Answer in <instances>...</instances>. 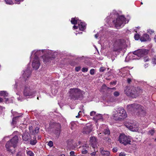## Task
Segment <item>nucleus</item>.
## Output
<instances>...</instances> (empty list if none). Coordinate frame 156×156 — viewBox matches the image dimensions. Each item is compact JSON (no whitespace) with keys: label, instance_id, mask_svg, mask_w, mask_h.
Returning <instances> with one entry per match:
<instances>
[{"label":"nucleus","instance_id":"1","mask_svg":"<svg viewBox=\"0 0 156 156\" xmlns=\"http://www.w3.org/2000/svg\"><path fill=\"white\" fill-rule=\"evenodd\" d=\"M113 119L116 121H120L123 120L127 117L126 111L122 107L117 108L113 112Z\"/></svg>","mask_w":156,"mask_h":156},{"label":"nucleus","instance_id":"2","mask_svg":"<svg viewBox=\"0 0 156 156\" xmlns=\"http://www.w3.org/2000/svg\"><path fill=\"white\" fill-rule=\"evenodd\" d=\"M125 92L127 96L136 98L140 93H142V90L138 88L128 87L126 88Z\"/></svg>","mask_w":156,"mask_h":156},{"label":"nucleus","instance_id":"3","mask_svg":"<svg viewBox=\"0 0 156 156\" xmlns=\"http://www.w3.org/2000/svg\"><path fill=\"white\" fill-rule=\"evenodd\" d=\"M83 92L78 88H71L69 92V95L70 97L74 100L83 96Z\"/></svg>","mask_w":156,"mask_h":156},{"label":"nucleus","instance_id":"4","mask_svg":"<svg viewBox=\"0 0 156 156\" xmlns=\"http://www.w3.org/2000/svg\"><path fill=\"white\" fill-rule=\"evenodd\" d=\"M18 140V136H15L9 141H8L5 145L7 151L12 153V151L17 146Z\"/></svg>","mask_w":156,"mask_h":156},{"label":"nucleus","instance_id":"5","mask_svg":"<svg viewBox=\"0 0 156 156\" xmlns=\"http://www.w3.org/2000/svg\"><path fill=\"white\" fill-rule=\"evenodd\" d=\"M127 46L125 41L124 39H118L115 42L113 45V50L117 51L125 48Z\"/></svg>","mask_w":156,"mask_h":156},{"label":"nucleus","instance_id":"6","mask_svg":"<svg viewBox=\"0 0 156 156\" xmlns=\"http://www.w3.org/2000/svg\"><path fill=\"white\" fill-rule=\"evenodd\" d=\"M128 110L130 111H135L140 114L144 111V108L140 105L136 104H133L127 105Z\"/></svg>","mask_w":156,"mask_h":156},{"label":"nucleus","instance_id":"7","mask_svg":"<svg viewBox=\"0 0 156 156\" xmlns=\"http://www.w3.org/2000/svg\"><path fill=\"white\" fill-rule=\"evenodd\" d=\"M34 90L32 85L27 84L25 85L23 92L24 96L26 97L32 96L35 93Z\"/></svg>","mask_w":156,"mask_h":156},{"label":"nucleus","instance_id":"8","mask_svg":"<svg viewBox=\"0 0 156 156\" xmlns=\"http://www.w3.org/2000/svg\"><path fill=\"white\" fill-rule=\"evenodd\" d=\"M113 21L117 27H122L126 23V19L122 16H119L115 21L114 20Z\"/></svg>","mask_w":156,"mask_h":156},{"label":"nucleus","instance_id":"9","mask_svg":"<svg viewBox=\"0 0 156 156\" xmlns=\"http://www.w3.org/2000/svg\"><path fill=\"white\" fill-rule=\"evenodd\" d=\"M119 140L120 143L125 145L130 144V143L131 142V139L129 136H127L122 134L119 136Z\"/></svg>","mask_w":156,"mask_h":156},{"label":"nucleus","instance_id":"10","mask_svg":"<svg viewBox=\"0 0 156 156\" xmlns=\"http://www.w3.org/2000/svg\"><path fill=\"white\" fill-rule=\"evenodd\" d=\"M148 52V50L146 49H141L134 51L133 52V54L137 56L138 58L137 59H139L141 57L147 54Z\"/></svg>","mask_w":156,"mask_h":156},{"label":"nucleus","instance_id":"11","mask_svg":"<svg viewBox=\"0 0 156 156\" xmlns=\"http://www.w3.org/2000/svg\"><path fill=\"white\" fill-rule=\"evenodd\" d=\"M126 126L129 130L133 131H137L139 129L138 127L135 123L131 122L126 123Z\"/></svg>","mask_w":156,"mask_h":156},{"label":"nucleus","instance_id":"12","mask_svg":"<svg viewBox=\"0 0 156 156\" xmlns=\"http://www.w3.org/2000/svg\"><path fill=\"white\" fill-rule=\"evenodd\" d=\"M92 130V126L90 124H87L83 128L82 133L84 134H89Z\"/></svg>","mask_w":156,"mask_h":156},{"label":"nucleus","instance_id":"13","mask_svg":"<svg viewBox=\"0 0 156 156\" xmlns=\"http://www.w3.org/2000/svg\"><path fill=\"white\" fill-rule=\"evenodd\" d=\"M40 66V63L38 57H34L33 60L32 64L33 68L37 70L38 69Z\"/></svg>","mask_w":156,"mask_h":156},{"label":"nucleus","instance_id":"14","mask_svg":"<svg viewBox=\"0 0 156 156\" xmlns=\"http://www.w3.org/2000/svg\"><path fill=\"white\" fill-rule=\"evenodd\" d=\"M21 114H18L16 113V114H13V116H15L12 118V122H11L12 125H15L18 119L22 116Z\"/></svg>","mask_w":156,"mask_h":156},{"label":"nucleus","instance_id":"15","mask_svg":"<svg viewBox=\"0 0 156 156\" xmlns=\"http://www.w3.org/2000/svg\"><path fill=\"white\" fill-rule=\"evenodd\" d=\"M31 73V70L29 68H27V69L24 72L23 74V76L24 79V80L26 81L27 78H28L30 75Z\"/></svg>","mask_w":156,"mask_h":156},{"label":"nucleus","instance_id":"16","mask_svg":"<svg viewBox=\"0 0 156 156\" xmlns=\"http://www.w3.org/2000/svg\"><path fill=\"white\" fill-rule=\"evenodd\" d=\"M90 144H91L92 147L95 148L97 143V141L96 138L94 136L91 137L90 138Z\"/></svg>","mask_w":156,"mask_h":156},{"label":"nucleus","instance_id":"17","mask_svg":"<svg viewBox=\"0 0 156 156\" xmlns=\"http://www.w3.org/2000/svg\"><path fill=\"white\" fill-rule=\"evenodd\" d=\"M79 148L81 149L82 154H85L87 152V151L89 148V147L87 145H85L82 147H80Z\"/></svg>","mask_w":156,"mask_h":156},{"label":"nucleus","instance_id":"18","mask_svg":"<svg viewBox=\"0 0 156 156\" xmlns=\"http://www.w3.org/2000/svg\"><path fill=\"white\" fill-rule=\"evenodd\" d=\"M44 50H37L36 51V50H34L32 52L31 55V56L32 54L34 53V55H35V57H38V56L42 54H43V51H44Z\"/></svg>","mask_w":156,"mask_h":156},{"label":"nucleus","instance_id":"19","mask_svg":"<svg viewBox=\"0 0 156 156\" xmlns=\"http://www.w3.org/2000/svg\"><path fill=\"white\" fill-rule=\"evenodd\" d=\"M100 151L101 153L103 156H110L109 152L108 151L105 150L103 148H101Z\"/></svg>","mask_w":156,"mask_h":156},{"label":"nucleus","instance_id":"20","mask_svg":"<svg viewBox=\"0 0 156 156\" xmlns=\"http://www.w3.org/2000/svg\"><path fill=\"white\" fill-rule=\"evenodd\" d=\"M149 40V36L147 34H143L142 37L140 38V40L142 42L147 41Z\"/></svg>","mask_w":156,"mask_h":156},{"label":"nucleus","instance_id":"21","mask_svg":"<svg viewBox=\"0 0 156 156\" xmlns=\"http://www.w3.org/2000/svg\"><path fill=\"white\" fill-rule=\"evenodd\" d=\"M79 25V28L80 30L83 31L85 29V23H84L81 22H78Z\"/></svg>","mask_w":156,"mask_h":156},{"label":"nucleus","instance_id":"22","mask_svg":"<svg viewBox=\"0 0 156 156\" xmlns=\"http://www.w3.org/2000/svg\"><path fill=\"white\" fill-rule=\"evenodd\" d=\"M22 138L24 140L27 141L30 138V135L27 132L25 133L22 136Z\"/></svg>","mask_w":156,"mask_h":156},{"label":"nucleus","instance_id":"23","mask_svg":"<svg viewBox=\"0 0 156 156\" xmlns=\"http://www.w3.org/2000/svg\"><path fill=\"white\" fill-rule=\"evenodd\" d=\"M58 127L55 131V134L57 136H59L60 132V129L61 128V126L59 124H58Z\"/></svg>","mask_w":156,"mask_h":156},{"label":"nucleus","instance_id":"24","mask_svg":"<svg viewBox=\"0 0 156 156\" xmlns=\"http://www.w3.org/2000/svg\"><path fill=\"white\" fill-rule=\"evenodd\" d=\"M37 142V140L35 136H34L33 139H32L30 141V144L32 145H35Z\"/></svg>","mask_w":156,"mask_h":156},{"label":"nucleus","instance_id":"25","mask_svg":"<svg viewBox=\"0 0 156 156\" xmlns=\"http://www.w3.org/2000/svg\"><path fill=\"white\" fill-rule=\"evenodd\" d=\"M103 118L102 115L101 114L97 115L95 116L93 118V119L95 120H98L102 119Z\"/></svg>","mask_w":156,"mask_h":156},{"label":"nucleus","instance_id":"26","mask_svg":"<svg viewBox=\"0 0 156 156\" xmlns=\"http://www.w3.org/2000/svg\"><path fill=\"white\" fill-rule=\"evenodd\" d=\"M80 21L81 20H78L77 19V18L75 19L74 18H72L71 20V22L72 24L75 25L77 23H78V22H79V21Z\"/></svg>","mask_w":156,"mask_h":156},{"label":"nucleus","instance_id":"27","mask_svg":"<svg viewBox=\"0 0 156 156\" xmlns=\"http://www.w3.org/2000/svg\"><path fill=\"white\" fill-rule=\"evenodd\" d=\"M8 95V93L4 91H0V95L4 97H7Z\"/></svg>","mask_w":156,"mask_h":156},{"label":"nucleus","instance_id":"28","mask_svg":"<svg viewBox=\"0 0 156 156\" xmlns=\"http://www.w3.org/2000/svg\"><path fill=\"white\" fill-rule=\"evenodd\" d=\"M26 153L28 156H34V154L33 152L30 151H26Z\"/></svg>","mask_w":156,"mask_h":156},{"label":"nucleus","instance_id":"29","mask_svg":"<svg viewBox=\"0 0 156 156\" xmlns=\"http://www.w3.org/2000/svg\"><path fill=\"white\" fill-rule=\"evenodd\" d=\"M5 2L6 4L10 5L13 4V2L12 0H5Z\"/></svg>","mask_w":156,"mask_h":156},{"label":"nucleus","instance_id":"30","mask_svg":"<svg viewBox=\"0 0 156 156\" xmlns=\"http://www.w3.org/2000/svg\"><path fill=\"white\" fill-rule=\"evenodd\" d=\"M76 125L74 122L71 123V129L73 130L76 128Z\"/></svg>","mask_w":156,"mask_h":156},{"label":"nucleus","instance_id":"31","mask_svg":"<svg viewBox=\"0 0 156 156\" xmlns=\"http://www.w3.org/2000/svg\"><path fill=\"white\" fill-rule=\"evenodd\" d=\"M104 132L105 134L109 135L110 133V130L108 129H106L104 130Z\"/></svg>","mask_w":156,"mask_h":156},{"label":"nucleus","instance_id":"32","mask_svg":"<svg viewBox=\"0 0 156 156\" xmlns=\"http://www.w3.org/2000/svg\"><path fill=\"white\" fill-rule=\"evenodd\" d=\"M106 70V68L104 67H101L100 68L99 71L100 72H103Z\"/></svg>","mask_w":156,"mask_h":156},{"label":"nucleus","instance_id":"33","mask_svg":"<svg viewBox=\"0 0 156 156\" xmlns=\"http://www.w3.org/2000/svg\"><path fill=\"white\" fill-rule=\"evenodd\" d=\"M154 133V129H151L149 131V134L153 135Z\"/></svg>","mask_w":156,"mask_h":156},{"label":"nucleus","instance_id":"34","mask_svg":"<svg viewBox=\"0 0 156 156\" xmlns=\"http://www.w3.org/2000/svg\"><path fill=\"white\" fill-rule=\"evenodd\" d=\"M134 38L136 40H138L140 38L139 35L138 34H136L135 35Z\"/></svg>","mask_w":156,"mask_h":156},{"label":"nucleus","instance_id":"35","mask_svg":"<svg viewBox=\"0 0 156 156\" xmlns=\"http://www.w3.org/2000/svg\"><path fill=\"white\" fill-rule=\"evenodd\" d=\"M48 144L49 146L51 147L53 145V143L52 141H50L48 142Z\"/></svg>","mask_w":156,"mask_h":156},{"label":"nucleus","instance_id":"36","mask_svg":"<svg viewBox=\"0 0 156 156\" xmlns=\"http://www.w3.org/2000/svg\"><path fill=\"white\" fill-rule=\"evenodd\" d=\"M90 154L91 156H98V155L96 154V151H94L91 153Z\"/></svg>","mask_w":156,"mask_h":156},{"label":"nucleus","instance_id":"37","mask_svg":"<svg viewBox=\"0 0 156 156\" xmlns=\"http://www.w3.org/2000/svg\"><path fill=\"white\" fill-rule=\"evenodd\" d=\"M88 69L87 68H83L82 69V71L83 72H87L88 71Z\"/></svg>","mask_w":156,"mask_h":156},{"label":"nucleus","instance_id":"38","mask_svg":"<svg viewBox=\"0 0 156 156\" xmlns=\"http://www.w3.org/2000/svg\"><path fill=\"white\" fill-rule=\"evenodd\" d=\"M119 92L117 91H115L114 93V95L115 97H117L119 96Z\"/></svg>","mask_w":156,"mask_h":156},{"label":"nucleus","instance_id":"39","mask_svg":"<svg viewBox=\"0 0 156 156\" xmlns=\"http://www.w3.org/2000/svg\"><path fill=\"white\" fill-rule=\"evenodd\" d=\"M90 73L92 75H94V69H91L90 72Z\"/></svg>","mask_w":156,"mask_h":156},{"label":"nucleus","instance_id":"40","mask_svg":"<svg viewBox=\"0 0 156 156\" xmlns=\"http://www.w3.org/2000/svg\"><path fill=\"white\" fill-rule=\"evenodd\" d=\"M70 156H75V152L74 151H71L70 152Z\"/></svg>","mask_w":156,"mask_h":156},{"label":"nucleus","instance_id":"41","mask_svg":"<svg viewBox=\"0 0 156 156\" xmlns=\"http://www.w3.org/2000/svg\"><path fill=\"white\" fill-rule=\"evenodd\" d=\"M152 63L154 64H156V58H154L152 59Z\"/></svg>","mask_w":156,"mask_h":156},{"label":"nucleus","instance_id":"42","mask_svg":"<svg viewBox=\"0 0 156 156\" xmlns=\"http://www.w3.org/2000/svg\"><path fill=\"white\" fill-rule=\"evenodd\" d=\"M39 129L38 127H36L34 129V132L35 133H38Z\"/></svg>","mask_w":156,"mask_h":156},{"label":"nucleus","instance_id":"43","mask_svg":"<svg viewBox=\"0 0 156 156\" xmlns=\"http://www.w3.org/2000/svg\"><path fill=\"white\" fill-rule=\"evenodd\" d=\"M96 112L94 111H92L90 113V115L91 116H94Z\"/></svg>","mask_w":156,"mask_h":156},{"label":"nucleus","instance_id":"44","mask_svg":"<svg viewBox=\"0 0 156 156\" xmlns=\"http://www.w3.org/2000/svg\"><path fill=\"white\" fill-rule=\"evenodd\" d=\"M126 154L124 152H121L119 154V156H125Z\"/></svg>","mask_w":156,"mask_h":156},{"label":"nucleus","instance_id":"45","mask_svg":"<svg viewBox=\"0 0 156 156\" xmlns=\"http://www.w3.org/2000/svg\"><path fill=\"white\" fill-rule=\"evenodd\" d=\"M81 67L80 66L77 67L75 68V70L77 71H79Z\"/></svg>","mask_w":156,"mask_h":156},{"label":"nucleus","instance_id":"46","mask_svg":"<svg viewBox=\"0 0 156 156\" xmlns=\"http://www.w3.org/2000/svg\"><path fill=\"white\" fill-rule=\"evenodd\" d=\"M81 111H80L79 113H78V115H77V116H76V118H79V116L80 115H81Z\"/></svg>","mask_w":156,"mask_h":156},{"label":"nucleus","instance_id":"47","mask_svg":"<svg viewBox=\"0 0 156 156\" xmlns=\"http://www.w3.org/2000/svg\"><path fill=\"white\" fill-rule=\"evenodd\" d=\"M112 151L114 152H116L117 151V150L116 148H114L112 149Z\"/></svg>","mask_w":156,"mask_h":156},{"label":"nucleus","instance_id":"48","mask_svg":"<svg viewBox=\"0 0 156 156\" xmlns=\"http://www.w3.org/2000/svg\"><path fill=\"white\" fill-rule=\"evenodd\" d=\"M110 84H114L115 85L116 84V82L115 81H113V82H111L110 83Z\"/></svg>","mask_w":156,"mask_h":156},{"label":"nucleus","instance_id":"49","mask_svg":"<svg viewBox=\"0 0 156 156\" xmlns=\"http://www.w3.org/2000/svg\"><path fill=\"white\" fill-rule=\"evenodd\" d=\"M73 28L74 29H76L78 28V27L75 25L73 26Z\"/></svg>","mask_w":156,"mask_h":156},{"label":"nucleus","instance_id":"50","mask_svg":"<svg viewBox=\"0 0 156 156\" xmlns=\"http://www.w3.org/2000/svg\"><path fill=\"white\" fill-rule=\"evenodd\" d=\"M148 32L150 33L151 34L152 33H153L154 32L152 30H149L148 31Z\"/></svg>","mask_w":156,"mask_h":156},{"label":"nucleus","instance_id":"51","mask_svg":"<svg viewBox=\"0 0 156 156\" xmlns=\"http://www.w3.org/2000/svg\"><path fill=\"white\" fill-rule=\"evenodd\" d=\"M131 80L130 79H128L127 80V82L129 83H130L131 82Z\"/></svg>","mask_w":156,"mask_h":156},{"label":"nucleus","instance_id":"52","mask_svg":"<svg viewBox=\"0 0 156 156\" xmlns=\"http://www.w3.org/2000/svg\"><path fill=\"white\" fill-rule=\"evenodd\" d=\"M98 36H99L98 34H96L95 35L94 37L96 38H97L98 37Z\"/></svg>","mask_w":156,"mask_h":156},{"label":"nucleus","instance_id":"53","mask_svg":"<svg viewBox=\"0 0 156 156\" xmlns=\"http://www.w3.org/2000/svg\"><path fill=\"white\" fill-rule=\"evenodd\" d=\"M144 60L145 62H146V61H147L149 60V59H148V58H144Z\"/></svg>","mask_w":156,"mask_h":156},{"label":"nucleus","instance_id":"54","mask_svg":"<svg viewBox=\"0 0 156 156\" xmlns=\"http://www.w3.org/2000/svg\"><path fill=\"white\" fill-rule=\"evenodd\" d=\"M16 156H21L20 153V152L18 153L17 154Z\"/></svg>","mask_w":156,"mask_h":156},{"label":"nucleus","instance_id":"55","mask_svg":"<svg viewBox=\"0 0 156 156\" xmlns=\"http://www.w3.org/2000/svg\"><path fill=\"white\" fill-rule=\"evenodd\" d=\"M3 101V99L2 98H1L0 97V103L2 102Z\"/></svg>","mask_w":156,"mask_h":156},{"label":"nucleus","instance_id":"56","mask_svg":"<svg viewBox=\"0 0 156 156\" xmlns=\"http://www.w3.org/2000/svg\"><path fill=\"white\" fill-rule=\"evenodd\" d=\"M154 39L155 42H156V35H155L154 37Z\"/></svg>","mask_w":156,"mask_h":156},{"label":"nucleus","instance_id":"57","mask_svg":"<svg viewBox=\"0 0 156 156\" xmlns=\"http://www.w3.org/2000/svg\"><path fill=\"white\" fill-rule=\"evenodd\" d=\"M111 139H110L108 138V142H111Z\"/></svg>","mask_w":156,"mask_h":156},{"label":"nucleus","instance_id":"58","mask_svg":"<svg viewBox=\"0 0 156 156\" xmlns=\"http://www.w3.org/2000/svg\"><path fill=\"white\" fill-rule=\"evenodd\" d=\"M16 1V2H20L21 1V0H15Z\"/></svg>","mask_w":156,"mask_h":156},{"label":"nucleus","instance_id":"59","mask_svg":"<svg viewBox=\"0 0 156 156\" xmlns=\"http://www.w3.org/2000/svg\"><path fill=\"white\" fill-rule=\"evenodd\" d=\"M60 156H65V155L64 154H61Z\"/></svg>","mask_w":156,"mask_h":156},{"label":"nucleus","instance_id":"60","mask_svg":"<svg viewBox=\"0 0 156 156\" xmlns=\"http://www.w3.org/2000/svg\"><path fill=\"white\" fill-rule=\"evenodd\" d=\"M17 99H18V100H20V97H19V98H17Z\"/></svg>","mask_w":156,"mask_h":156},{"label":"nucleus","instance_id":"61","mask_svg":"<svg viewBox=\"0 0 156 156\" xmlns=\"http://www.w3.org/2000/svg\"><path fill=\"white\" fill-rule=\"evenodd\" d=\"M105 126V125H102L101 127H103Z\"/></svg>","mask_w":156,"mask_h":156},{"label":"nucleus","instance_id":"62","mask_svg":"<svg viewBox=\"0 0 156 156\" xmlns=\"http://www.w3.org/2000/svg\"><path fill=\"white\" fill-rule=\"evenodd\" d=\"M47 156H53L52 155H48Z\"/></svg>","mask_w":156,"mask_h":156},{"label":"nucleus","instance_id":"63","mask_svg":"<svg viewBox=\"0 0 156 156\" xmlns=\"http://www.w3.org/2000/svg\"><path fill=\"white\" fill-rule=\"evenodd\" d=\"M154 141L155 142H156V138L155 139Z\"/></svg>","mask_w":156,"mask_h":156},{"label":"nucleus","instance_id":"64","mask_svg":"<svg viewBox=\"0 0 156 156\" xmlns=\"http://www.w3.org/2000/svg\"><path fill=\"white\" fill-rule=\"evenodd\" d=\"M5 99H6V101H7V100H8V98H5Z\"/></svg>","mask_w":156,"mask_h":156}]
</instances>
